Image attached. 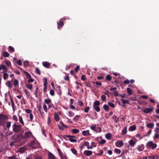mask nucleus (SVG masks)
I'll return each instance as SVG.
<instances>
[{"mask_svg":"<svg viewBox=\"0 0 159 159\" xmlns=\"http://www.w3.org/2000/svg\"><path fill=\"white\" fill-rule=\"evenodd\" d=\"M8 119V117L3 114H0V125L4 126L6 124L5 121Z\"/></svg>","mask_w":159,"mask_h":159,"instance_id":"obj_1","label":"nucleus"},{"mask_svg":"<svg viewBox=\"0 0 159 159\" xmlns=\"http://www.w3.org/2000/svg\"><path fill=\"white\" fill-rule=\"evenodd\" d=\"M12 127V130L16 133H19L21 130V126L20 125H17L16 123L13 124Z\"/></svg>","mask_w":159,"mask_h":159,"instance_id":"obj_2","label":"nucleus"},{"mask_svg":"<svg viewBox=\"0 0 159 159\" xmlns=\"http://www.w3.org/2000/svg\"><path fill=\"white\" fill-rule=\"evenodd\" d=\"M29 147H31L33 149L38 148L39 146V143L36 140L31 141L28 144Z\"/></svg>","mask_w":159,"mask_h":159,"instance_id":"obj_3","label":"nucleus"},{"mask_svg":"<svg viewBox=\"0 0 159 159\" xmlns=\"http://www.w3.org/2000/svg\"><path fill=\"white\" fill-rule=\"evenodd\" d=\"M157 144L153 143L152 141H150L147 143L146 147L147 148H151L152 149H154L157 148Z\"/></svg>","mask_w":159,"mask_h":159,"instance_id":"obj_4","label":"nucleus"},{"mask_svg":"<svg viewBox=\"0 0 159 159\" xmlns=\"http://www.w3.org/2000/svg\"><path fill=\"white\" fill-rule=\"evenodd\" d=\"M90 129L96 133H100L102 130L101 128L97 126L96 125H93L90 126Z\"/></svg>","mask_w":159,"mask_h":159,"instance_id":"obj_5","label":"nucleus"},{"mask_svg":"<svg viewBox=\"0 0 159 159\" xmlns=\"http://www.w3.org/2000/svg\"><path fill=\"white\" fill-rule=\"evenodd\" d=\"M33 137L32 133L30 131L26 132L23 136L24 138L25 139H33Z\"/></svg>","mask_w":159,"mask_h":159,"instance_id":"obj_6","label":"nucleus"},{"mask_svg":"<svg viewBox=\"0 0 159 159\" xmlns=\"http://www.w3.org/2000/svg\"><path fill=\"white\" fill-rule=\"evenodd\" d=\"M153 107L146 108L143 110V111L146 113H152L153 110Z\"/></svg>","mask_w":159,"mask_h":159,"instance_id":"obj_7","label":"nucleus"},{"mask_svg":"<svg viewBox=\"0 0 159 159\" xmlns=\"http://www.w3.org/2000/svg\"><path fill=\"white\" fill-rule=\"evenodd\" d=\"M66 137L69 138V140L71 142L75 143L77 141V140L76 139L73 138L75 137V136L66 135Z\"/></svg>","mask_w":159,"mask_h":159,"instance_id":"obj_8","label":"nucleus"},{"mask_svg":"<svg viewBox=\"0 0 159 159\" xmlns=\"http://www.w3.org/2000/svg\"><path fill=\"white\" fill-rule=\"evenodd\" d=\"M116 146L117 147L120 148L123 145V142L122 141H117L115 143Z\"/></svg>","mask_w":159,"mask_h":159,"instance_id":"obj_9","label":"nucleus"},{"mask_svg":"<svg viewBox=\"0 0 159 159\" xmlns=\"http://www.w3.org/2000/svg\"><path fill=\"white\" fill-rule=\"evenodd\" d=\"M144 146L143 144H141L137 146L136 148L139 152L142 151L144 148Z\"/></svg>","mask_w":159,"mask_h":159,"instance_id":"obj_10","label":"nucleus"},{"mask_svg":"<svg viewBox=\"0 0 159 159\" xmlns=\"http://www.w3.org/2000/svg\"><path fill=\"white\" fill-rule=\"evenodd\" d=\"M83 153L85 156H89L92 154V152L91 151L86 150Z\"/></svg>","mask_w":159,"mask_h":159,"instance_id":"obj_11","label":"nucleus"},{"mask_svg":"<svg viewBox=\"0 0 159 159\" xmlns=\"http://www.w3.org/2000/svg\"><path fill=\"white\" fill-rule=\"evenodd\" d=\"M3 70L4 71L3 72H7V68L6 66L2 64L0 65V71Z\"/></svg>","mask_w":159,"mask_h":159,"instance_id":"obj_12","label":"nucleus"},{"mask_svg":"<svg viewBox=\"0 0 159 159\" xmlns=\"http://www.w3.org/2000/svg\"><path fill=\"white\" fill-rule=\"evenodd\" d=\"M82 134L84 136H89L91 135L89 133V130H84L82 131Z\"/></svg>","mask_w":159,"mask_h":159,"instance_id":"obj_13","label":"nucleus"},{"mask_svg":"<svg viewBox=\"0 0 159 159\" xmlns=\"http://www.w3.org/2000/svg\"><path fill=\"white\" fill-rule=\"evenodd\" d=\"M43 66L47 68H48L50 66V64L47 61H43L42 62Z\"/></svg>","mask_w":159,"mask_h":159,"instance_id":"obj_14","label":"nucleus"},{"mask_svg":"<svg viewBox=\"0 0 159 159\" xmlns=\"http://www.w3.org/2000/svg\"><path fill=\"white\" fill-rule=\"evenodd\" d=\"M136 126L134 125L130 126L129 128V130L130 131H132L135 130L136 129Z\"/></svg>","mask_w":159,"mask_h":159,"instance_id":"obj_15","label":"nucleus"},{"mask_svg":"<svg viewBox=\"0 0 159 159\" xmlns=\"http://www.w3.org/2000/svg\"><path fill=\"white\" fill-rule=\"evenodd\" d=\"M154 124L153 123H148L146 126L148 128H152L154 127Z\"/></svg>","mask_w":159,"mask_h":159,"instance_id":"obj_16","label":"nucleus"},{"mask_svg":"<svg viewBox=\"0 0 159 159\" xmlns=\"http://www.w3.org/2000/svg\"><path fill=\"white\" fill-rule=\"evenodd\" d=\"M57 24L58 25V28L59 29H60V27L61 28L64 25L63 22L61 20H59V21L57 23Z\"/></svg>","mask_w":159,"mask_h":159,"instance_id":"obj_17","label":"nucleus"},{"mask_svg":"<svg viewBox=\"0 0 159 159\" xmlns=\"http://www.w3.org/2000/svg\"><path fill=\"white\" fill-rule=\"evenodd\" d=\"M129 143L131 146L133 147L134 146L136 142L131 139L129 141Z\"/></svg>","mask_w":159,"mask_h":159,"instance_id":"obj_18","label":"nucleus"},{"mask_svg":"<svg viewBox=\"0 0 159 159\" xmlns=\"http://www.w3.org/2000/svg\"><path fill=\"white\" fill-rule=\"evenodd\" d=\"M54 118L55 120L57 122L60 120V117L56 113L54 114Z\"/></svg>","mask_w":159,"mask_h":159,"instance_id":"obj_19","label":"nucleus"},{"mask_svg":"<svg viewBox=\"0 0 159 159\" xmlns=\"http://www.w3.org/2000/svg\"><path fill=\"white\" fill-rule=\"evenodd\" d=\"M71 131L72 133L76 134L79 133L80 130L79 129H71Z\"/></svg>","mask_w":159,"mask_h":159,"instance_id":"obj_20","label":"nucleus"},{"mask_svg":"<svg viewBox=\"0 0 159 159\" xmlns=\"http://www.w3.org/2000/svg\"><path fill=\"white\" fill-rule=\"evenodd\" d=\"M48 157L50 159H55V157L51 153H48Z\"/></svg>","mask_w":159,"mask_h":159,"instance_id":"obj_21","label":"nucleus"},{"mask_svg":"<svg viewBox=\"0 0 159 159\" xmlns=\"http://www.w3.org/2000/svg\"><path fill=\"white\" fill-rule=\"evenodd\" d=\"M32 157L33 159H42V157L38 155H34Z\"/></svg>","mask_w":159,"mask_h":159,"instance_id":"obj_22","label":"nucleus"},{"mask_svg":"<svg viewBox=\"0 0 159 159\" xmlns=\"http://www.w3.org/2000/svg\"><path fill=\"white\" fill-rule=\"evenodd\" d=\"M3 73V79L4 80H6L8 78V74L7 73V72H2Z\"/></svg>","mask_w":159,"mask_h":159,"instance_id":"obj_23","label":"nucleus"},{"mask_svg":"<svg viewBox=\"0 0 159 159\" xmlns=\"http://www.w3.org/2000/svg\"><path fill=\"white\" fill-rule=\"evenodd\" d=\"M25 86L27 88L30 90H31L33 87L32 85L31 84L28 83L27 84H26Z\"/></svg>","mask_w":159,"mask_h":159,"instance_id":"obj_24","label":"nucleus"},{"mask_svg":"<svg viewBox=\"0 0 159 159\" xmlns=\"http://www.w3.org/2000/svg\"><path fill=\"white\" fill-rule=\"evenodd\" d=\"M6 127L7 129H9L11 126V122L8 121L6 122Z\"/></svg>","mask_w":159,"mask_h":159,"instance_id":"obj_25","label":"nucleus"},{"mask_svg":"<svg viewBox=\"0 0 159 159\" xmlns=\"http://www.w3.org/2000/svg\"><path fill=\"white\" fill-rule=\"evenodd\" d=\"M8 51L9 52L11 51V52H14L15 51V49L14 48L11 46H9L8 47Z\"/></svg>","mask_w":159,"mask_h":159,"instance_id":"obj_26","label":"nucleus"},{"mask_svg":"<svg viewBox=\"0 0 159 159\" xmlns=\"http://www.w3.org/2000/svg\"><path fill=\"white\" fill-rule=\"evenodd\" d=\"M103 108L105 111H108L109 110V106L107 104H104L103 106Z\"/></svg>","mask_w":159,"mask_h":159,"instance_id":"obj_27","label":"nucleus"},{"mask_svg":"<svg viewBox=\"0 0 159 159\" xmlns=\"http://www.w3.org/2000/svg\"><path fill=\"white\" fill-rule=\"evenodd\" d=\"M5 63L8 67H11V63L9 61H5Z\"/></svg>","mask_w":159,"mask_h":159,"instance_id":"obj_28","label":"nucleus"},{"mask_svg":"<svg viewBox=\"0 0 159 159\" xmlns=\"http://www.w3.org/2000/svg\"><path fill=\"white\" fill-rule=\"evenodd\" d=\"M71 152L75 155H77V151L75 148H72L71 149Z\"/></svg>","mask_w":159,"mask_h":159,"instance_id":"obj_29","label":"nucleus"},{"mask_svg":"<svg viewBox=\"0 0 159 159\" xmlns=\"http://www.w3.org/2000/svg\"><path fill=\"white\" fill-rule=\"evenodd\" d=\"M6 85L9 88H11L12 87L11 85V82L10 81H7L6 83Z\"/></svg>","mask_w":159,"mask_h":159,"instance_id":"obj_30","label":"nucleus"},{"mask_svg":"<svg viewBox=\"0 0 159 159\" xmlns=\"http://www.w3.org/2000/svg\"><path fill=\"white\" fill-rule=\"evenodd\" d=\"M93 107L97 112H99L100 111V108L98 106H95V105H93Z\"/></svg>","mask_w":159,"mask_h":159,"instance_id":"obj_31","label":"nucleus"},{"mask_svg":"<svg viewBox=\"0 0 159 159\" xmlns=\"http://www.w3.org/2000/svg\"><path fill=\"white\" fill-rule=\"evenodd\" d=\"M80 116L79 115H77L73 118V120L76 121L79 120Z\"/></svg>","mask_w":159,"mask_h":159,"instance_id":"obj_32","label":"nucleus"},{"mask_svg":"<svg viewBox=\"0 0 159 159\" xmlns=\"http://www.w3.org/2000/svg\"><path fill=\"white\" fill-rule=\"evenodd\" d=\"M154 139H156L159 138V133H155L153 137Z\"/></svg>","mask_w":159,"mask_h":159,"instance_id":"obj_33","label":"nucleus"},{"mask_svg":"<svg viewBox=\"0 0 159 159\" xmlns=\"http://www.w3.org/2000/svg\"><path fill=\"white\" fill-rule=\"evenodd\" d=\"M14 85L15 87H17L18 86L19 83L18 80L16 79H15L14 81Z\"/></svg>","mask_w":159,"mask_h":159,"instance_id":"obj_34","label":"nucleus"},{"mask_svg":"<svg viewBox=\"0 0 159 159\" xmlns=\"http://www.w3.org/2000/svg\"><path fill=\"white\" fill-rule=\"evenodd\" d=\"M127 132V128L126 127H125L122 130V134L123 135L125 134Z\"/></svg>","mask_w":159,"mask_h":159,"instance_id":"obj_35","label":"nucleus"},{"mask_svg":"<svg viewBox=\"0 0 159 159\" xmlns=\"http://www.w3.org/2000/svg\"><path fill=\"white\" fill-rule=\"evenodd\" d=\"M101 100L103 101H105L106 99V97L104 95H102L101 96Z\"/></svg>","mask_w":159,"mask_h":159,"instance_id":"obj_36","label":"nucleus"},{"mask_svg":"<svg viewBox=\"0 0 159 159\" xmlns=\"http://www.w3.org/2000/svg\"><path fill=\"white\" fill-rule=\"evenodd\" d=\"M100 105V102L98 101H96L94 102L93 103V105L96 106H98Z\"/></svg>","mask_w":159,"mask_h":159,"instance_id":"obj_37","label":"nucleus"},{"mask_svg":"<svg viewBox=\"0 0 159 159\" xmlns=\"http://www.w3.org/2000/svg\"><path fill=\"white\" fill-rule=\"evenodd\" d=\"M19 121L20 123L23 125H24V123L23 121V120L21 116H19Z\"/></svg>","mask_w":159,"mask_h":159,"instance_id":"obj_38","label":"nucleus"},{"mask_svg":"<svg viewBox=\"0 0 159 159\" xmlns=\"http://www.w3.org/2000/svg\"><path fill=\"white\" fill-rule=\"evenodd\" d=\"M10 100H11V106L13 108V111H15L14 103V102L13 100L12 99H11Z\"/></svg>","mask_w":159,"mask_h":159,"instance_id":"obj_39","label":"nucleus"},{"mask_svg":"<svg viewBox=\"0 0 159 159\" xmlns=\"http://www.w3.org/2000/svg\"><path fill=\"white\" fill-rule=\"evenodd\" d=\"M51 102V100L50 99H46L44 100V102L46 104H49Z\"/></svg>","mask_w":159,"mask_h":159,"instance_id":"obj_40","label":"nucleus"},{"mask_svg":"<svg viewBox=\"0 0 159 159\" xmlns=\"http://www.w3.org/2000/svg\"><path fill=\"white\" fill-rule=\"evenodd\" d=\"M3 54L4 57H8L9 56V54L7 52H3Z\"/></svg>","mask_w":159,"mask_h":159,"instance_id":"obj_41","label":"nucleus"},{"mask_svg":"<svg viewBox=\"0 0 159 159\" xmlns=\"http://www.w3.org/2000/svg\"><path fill=\"white\" fill-rule=\"evenodd\" d=\"M68 116L70 117H71L74 116V113L72 111H70L68 113Z\"/></svg>","mask_w":159,"mask_h":159,"instance_id":"obj_42","label":"nucleus"},{"mask_svg":"<svg viewBox=\"0 0 159 159\" xmlns=\"http://www.w3.org/2000/svg\"><path fill=\"white\" fill-rule=\"evenodd\" d=\"M93 84H95L96 85L100 86H102V83L101 82L98 81H96L95 82H93Z\"/></svg>","mask_w":159,"mask_h":159,"instance_id":"obj_43","label":"nucleus"},{"mask_svg":"<svg viewBox=\"0 0 159 159\" xmlns=\"http://www.w3.org/2000/svg\"><path fill=\"white\" fill-rule=\"evenodd\" d=\"M24 65L25 67H27L29 65V62L27 61H25L24 63Z\"/></svg>","mask_w":159,"mask_h":159,"instance_id":"obj_44","label":"nucleus"},{"mask_svg":"<svg viewBox=\"0 0 159 159\" xmlns=\"http://www.w3.org/2000/svg\"><path fill=\"white\" fill-rule=\"evenodd\" d=\"M121 100L122 101V103L123 104H126L129 102V101L128 100L121 99Z\"/></svg>","mask_w":159,"mask_h":159,"instance_id":"obj_45","label":"nucleus"},{"mask_svg":"<svg viewBox=\"0 0 159 159\" xmlns=\"http://www.w3.org/2000/svg\"><path fill=\"white\" fill-rule=\"evenodd\" d=\"M114 152L116 153L119 154L121 153V151L120 149H118L117 148H115L114 150Z\"/></svg>","mask_w":159,"mask_h":159,"instance_id":"obj_46","label":"nucleus"},{"mask_svg":"<svg viewBox=\"0 0 159 159\" xmlns=\"http://www.w3.org/2000/svg\"><path fill=\"white\" fill-rule=\"evenodd\" d=\"M127 90L128 93L129 95H131L132 94V91L131 89L129 88H127Z\"/></svg>","mask_w":159,"mask_h":159,"instance_id":"obj_47","label":"nucleus"},{"mask_svg":"<svg viewBox=\"0 0 159 159\" xmlns=\"http://www.w3.org/2000/svg\"><path fill=\"white\" fill-rule=\"evenodd\" d=\"M108 104L110 107H111L112 108H114L115 106V105H114V104H113V103H112L111 102H108Z\"/></svg>","mask_w":159,"mask_h":159,"instance_id":"obj_48","label":"nucleus"},{"mask_svg":"<svg viewBox=\"0 0 159 159\" xmlns=\"http://www.w3.org/2000/svg\"><path fill=\"white\" fill-rule=\"evenodd\" d=\"M44 86L47 89V80L46 78H44Z\"/></svg>","mask_w":159,"mask_h":159,"instance_id":"obj_49","label":"nucleus"},{"mask_svg":"<svg viewBox=\"0 0 159 159\" xmlns=\"http://www.w3.org/2000/svg\"><path fill=\"white\" fill-rule=\"evenodd\" d=\"M105 137L107 139H109L111 138V134L109 133H107L105 135Z\"/></svg>","mask_w":159,"mask_h":159,"instance_id":"obj_50","label":"nucleus"},{"mask_svg":"<svg viewBox=\"0 0 159 159\" xmlns=\"http://www.w3.org/2000/svg\"><path fill=\"white\" fill-rule=\"evenodd\" d=\"M154 131L155 133H159V127H155L154 128Z\"/></svg>","mask_w":159,"mask_h":159,"instance_id":"obj_51","label":"nucleus"},{"mask_svg":"<svg viewBox=\"0 0 159 159\" xmlns=\"http://www.w3.org/2000/svg\"><path fill=\"white\" fill-rule=\"evenodd\" d=\"M35 71L36 73L39 75H40L41 74L40 71L38 68H36L35 69Z\"/></svg>","mask_w":159,"mask_h":159,"instance_id":"obj_52","label":"nucleus"},{"mask_svg":"<svg viewBox=\"0 0 159 159\" xmlns=\"http://www.w3.org/2000/svg\"><path fill=\"white\" fill-rule=\"evenodd\" d=\"M43 108L44 110L46 112H47L48 109L47 106L45 104H43Z\"/></svg>","mask_w":159,"mask_h":159,"instance_id":"obj_53","label":"nucleus"},{"mask_svg":"<svg viewBox=\"0 0 159 159\" xmlns=\"http://www.w3.org/2000/svg\"><path fill=\"white\" fill-rule=\"evenodd\" d=\"M106 142V141L105 139H102L100 141V143L101 144H103Z\"/></svg>","mask_w":159,"mask_h":159,"instance_id":"obj_54","label":"nucleus"},{"mask_svg":"<svg viewBox=\"0 0 159 159\" xmlns=\"http://www.w3.org/2000/svg\"><path fill=\"white\" fill-rule=\"evenodd\" d=\"M13 119L15 121H17L18 120L17 117L16 115H13L12 117Z\"/></svg>","mask_w":159,"mask_h":159,"instance_id":"obj_55","label":"nucleus"},{"mask_svg":"<svg viewBox=\"0 0 159 159\" xmlns=\"http://www.w3.org/2000/svg\"><path fill=\"white\" fill-rule=\"evenodd\" d=\"M8 159H16V157L15 155H13L11 156L8 157H7Z\"/></svg>","mask_w":159,"mask_h":159,"instance_id":"obj_56","label":"nucleus"},{"mask_svg":"<svg viewBox=\"0 0 159 159\" xmlns=\"http://www.w3.org/2000/svg\"><path fill=\"white\" fill-rule=\"evenodd\" d=\"M34 81V80L33 79H32L31 78H29V79L28 80V83H30L31 82H33Z\"/></svg>","mask_w":159,"mask_h":159,"instance_id":"obj_57","label":"nucleus"},{"mask_svg":"<svg viewBox=\"0 0 159 159\" xmlns=\"http://www.w3.org/2000/svg\"><path fill=\"white\" fill-rule=\"evenodd\" d=\"M89 110V107H88L85 108L84 110V111L86 113H88Z\"/></svg>","mask_w":159,"mask_h":159,"instance_id":"obj_58","label":"nucleus"},{"mask_svg":"<svg viewBox=\"0 0 159 159\" xmlns=\"http://www.w3.org/2000/svg\"><path fill=\"white\" fill-rule=\"evenodd\" d=\"M25 112L26 113L28 114H31V113L32 111L30 110L29 109H27L25 110Z\"/></svg>","mask_w":159,"mask_h":159,"instance_id":"obj_59","label":"nucleus"},{"mask_svg":"<svg viewBox=\"0 0 159 159\" xmlns=\"http://www.w3.org/2000/svg\"><path fill=\"white\" fill-rule=\"evenodd\" d=\"M152 132L151 130H149L148 131L146 134L145 135V136H149L151 133Z\"/></svg>","mask_w":159,"mask_h":159,"instance_id":"obj_60","label":"nucleus"},{"mask_svg":"<svg viewBox=\"0 0 159 159\" xmlns=\"http://www.w3.org/2000/svg\"><path fill=\"white\" fill-rule=\"evenodd\" d=\"M84 145L88 147L89 145V143L87 141H85L84 143Z\"/></svg>","mask_w":159,"mask_h":159,"instance_id":"obj_61","label":"nucleus"},{"mask_svg":"<svg viewBox=\"0 0 159 159\" xmlns=\"http://www.w3.org/2000/svg\"><path fill=\"white\" fill-rule=\"evenodd\" d=\"M106 78L108 81H110L111 79V77L109 75H107Z\"/></svg>","mask_w":159,"mask_h":159,"instance_id":"obj_62","label":"nucleus"},{"mask_svg":"<svg viewBox=\"0 0 159 159\" xmlns=\"http://www.w3.org/2000/svg\"><path fill=\"white\" fill-rule=\"evenodd\" d=\"M50 93L52 96H53L54 95V92L53 90H51L50 91Z\"/></svg>","mask_w":159,"mask_h":159,"instance_id":"obj_63","label":"nucleus"},{"mask_svg":"<svg viewBox=\"0 0 159 159\" xmlns=\"http://www.w3.org/2000/svg\"><path fill=\"white\" fill-rule=\"evenodd\" d=\"M61 159H67L65 155L63 156L62 155L60 156Z\"/></svg>","mask_w":159,"mask_h":159,"instance_id":"obj_64","label":"nucleus"}]
</instances>
